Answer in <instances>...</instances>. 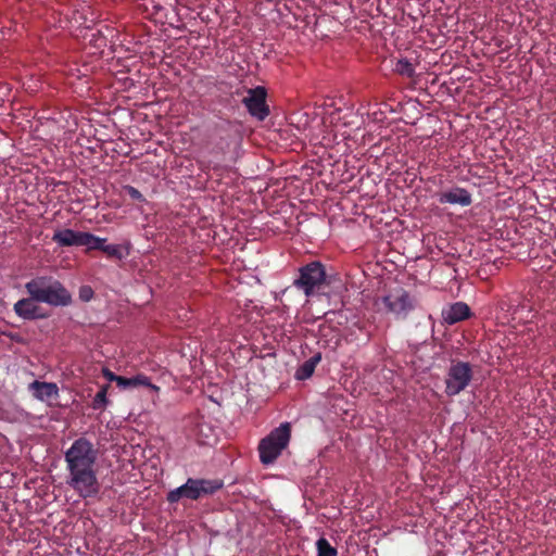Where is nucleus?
<instances>
[{
  "label": "nucleus",
  "mask_w": 556,
  "mask_h": 556,
  "mask_svg": "<svg viewBox=\"0 0 556 556\" xmlns=\"http://www.w3.org/2000/svg\"><path fill=\"white\" fill-rule=\"evenodd\" d=\"M98 450L85 437L76 439L64 453L66 483L81 497L98 496L101 485L97 477Z\"/></svg>",
  "instance_id": "nucleus-1"
},
{
  "label": "nucleus",
  "mask_w": 556,
  "mask_h": 556,
  "mask_svg": "<svg viewBox=\"0 0 556 556\" xmlns=\"http://www.w3.org/2000/svg\"><path fill=\"white\" fill-rule=\"evenodd\" d=\"M26 291L37 302L51 306H67L72 303V295L67 289L51 277H37L25 285Z\"/></svg>",
  "instance_id": "nucleus-2"
},
{
  "label": "nucleus",
  "mask_w": 556,
  "mask_h": 556,
  "mask_svg": "<svg viewBox=\"0 0 556 556\" xmlns=\"http://www.w3.org/2000/svg\"><path fill=\"white\" fill-rule=\"evenodd\" d=\"M223 486L224 483L219 479L188 478L182 485L169 491L166 500L170 504L177 503L181 498L198 501L203 496L213 495Z\"/></svg>",
  "instance_id": "nucleus-3"
},
{
  "label": "nucleus",
  "mask_w": 556,
  "mask_h": 556,
  "mask_svg": "<svg viewBox=\"0 0 556 556\" xmlns=\"http://www.w3.org/2000/svg\"><path fill=\"white\" fill-rule=\"evenodd\" d=\"M291 438V425L283 422L263 438L258 444L260 460L263 465L273 464L288 446Z\"/></svg>",
  "instance_id": "nucleus-4"
},
{
  "label": "nucleus",
  "mask_w": 556,
  "mask_h": 556,
  "mask_svg": "<svg viewBox=\"0 0 556 556\" xmlns=\"http://www.w3.org/2000/svg\"><path fill=\"white\" fill-rule=\"evenodd\" d=\"M325 280V266L318 261H313L299 268V276L294 279L293 286L302 290L309 298L320 289Z\"/></svg>",
  "instance_id": "nucleus-5"
},
{
  "label": "nucleus",
  "mask_w": 556,
  "mask_h": 556,
  "mask_svg": "<svg viewBox=\"0 0 556 556\" xmlns=\"http://www.w3.org/2000/svg\"><path fill=\"white\" fill-rule=\"evenodd\" d=\"M473 378L472 366L468 362L452 361L445 376V393L455 396L463 392Z\"/></svg>",
  "instance_id": "nucleus-6"
},
{
  "label": "nucleus",
  "mask_w": 556,
  "mask_h": 556,
  "mask_svg": "<svg viewBox=\"0 0 556 556\" xmlns=\"http://www.w3.org/2000/svg\"><path fill=\"white\" fill-rule=\"evenodd\" d=\"M381 301L387 311L400 319H405L416 307V300L403 288L390 291Z\"/></svg>",
  "instance_id": "nucleus-7"
},
{
  "label": "nucleus",
  "mask_w": 556,
  "mask_h": 556,
  "mask_svg": "<svg viewBox=\"0 0 556 556\" xmlns=\"http://www.w3.org/2000/svg\"><path fill=\"white\" fill-rule=\"evenodd\" d=\"M267 92L262 86L248 90V96L243 98L242 103L248 112L258 121H264L269 115V108L266 103Z\"/></svg>",
  "instance_id": "nucleus-8"
},
{
  "label": "nucleus",
  "mask_w": 556,
  "mask_h": 556,
  "mask_svg": "<svg viewBox=\"0 0 556 556\" xmlns=\"http://www.w3.org/2000/svg\"><path fill=\"white\" fill-rule=\"evenodd\" d=\"M37 300L29 298L21 299L14 304L15 314L27 320L34 319H42L47 317V314L43 313L42 308L36 304Z\"/></svg>",
  "instance_id": "nucleus-9"
},
{
  "label": "nucleus",
  "mask_w": 556,
  "mask_h": 556,
  "mask_svg": "<svg viewBox=\"0 0 556 556\" xmlns=\"http://www.w3.org/2000/svg\"><path fill=\"white\" fill-rule=\"evenodd\" d=\"M438 201L441 204H453L460 206H469L472 203V198L469 191L465 188L454 187L450 190L442 191L438 194Z\"/></svg>",
  "instance_id": "nucleus-10"
},
{
  "label": "nucleus",
  "mask_w": 556,
  "mask_h": 556,
  "mask_svg": "<svg viewBox=\"0 0 556 556\" xmlns=\"http://www.w3.org/2000/svg\"><path fill=\"white\" fill-rule=\"evenodd\" d=\"M28 389L33 392L34 397L41 402H50L59 397V388L54 382L33 381Z\"/></svg>",
  "instance_id": "nucleus-11"
},
{
  "label": "nucleus",
  "mask_w": 556,
  "mask_h": 556,
  "mask_svg": "<svg viewBox=\"0 0 556 556\" xmlns=\"http://www.w3.org/2000/svg\"><path fill=\"white\" fill-rule=\"evenodd\" d=\"M84 235V231H75L70 228L60 229L53 233L52 241L59 247H81Z\"/></svg>",
  "instance_id": "nucleus-12"
},
{
  "label": "nucleus",
  "mask_w": 556,
  "mask_h": 556,
  "mask_svg": "<svg viewBox=\"0 0 556 556\" xmlns=\"http://www.w3.org/2000/svg\"><path fill=\"white\" fill-rule=\"evenodd\" d=\"M470 316V308L464 302H456L442 311L444 323L454 325Z\"/></svg>",
  "instance_id": "nucleus-13"
},
{
  "label": "nucleus",
  "mask_w": 556,
  "mask_h": 556,
  "mask_svg": "<svg viewBox=\"0 0 556 556\" xmlns=\"http://www.w3.org/2000/svg\"><path fill=\"white\" fill-rule=\"evenodd\" d=\"M321 361V354L317 353L314 356L306 359L295 371V378L298 380L308 379L315 371L316 366Z\"/></svg>",
  "instance_id": "nucleus-14"
},
{
  "label": "nucleus",
  "mask_w": 556,
  "mask_h": 556,
  "mask_svg": "<svg viewBox=\"0 0 556 556\" xmlns=\"http://www.w3.org/2000/svg\"><path fill=\"white\" fill-rule=\"evenodd\" d=\"M139 386L151 387L150 379L144 375H137L131 378L121 377V379H118L117 387L121 389H130Z\"/></svg>",
  "instance_id": "nucleus-15"
},
{
  "label": "nucleus",
  "mask_w": 556,
  "mask_h": 556,
  "mask_svg": "<svg viewBox=\"0 0 556 556\" xmlns=\"http://www.w3.org/2000/svg\"><path fill=\"white\" fill-rule=\"evenodd\" d=\"M106 242V239L97 237L90 232H85L84 241L81 247H86L88 250H100L103 247V243Z\"/></svg>",
  "instance_id": "nucleus-16"
},
{
  "label": "nucleus",
  "mask_w": 556,
  "mask_h": 556,
  "mask_svg": "<svg viewBox=\"0 0 556 556\" xmlns=\"http://www.w3.org/2000/svg\"><path fill=\"white\" fill-rule=\"evenodd\" d=\"M317 556H337L338 551L327 539L320 538L316 542Z\"/></svg>",
  "instance_id": "nucleus-17"
},
{
  "label": "nucleus",
  "mask_w": 556,
  "mask_h": 556,
  "mask_svg": "<svg viewBox=\"0 0 556 556\" xmlns=\"http://www.w3.org/2000/svg\"><path fill=\"white\" fill-rule=\"evenodd\" d=\"M394 72L402 76L408 77V78H412L415 76V67L406 59H402L396 62Z\"/></svg>",
  "instance_id": "nucleus-18"
},
{
  "label": "nucleus",
  "mask_w": 556,
  "mask_h": 556,
  "mask_svg": "<svg viewBox=\"0 0 556 556\" xmlns=\"http://www.w3.org/2000/svg\"><path fill=\"white\" fill-rule=\"evenodd\" d=\"M109 388H110V386L105 384V386L101 387L99 392L96 394V396L93 397L92 403H91V407L93 409H99V410L104 409V407L108 404L106 393H108Z\"/></svg>",
  "instance_id": "nucleus-19"
},
{
  "label": "nucleus",
  "mask_w": 556,
  "mask_h": 556,
  "mask_svg": "<svg viewBox=\"0 0 556 556\" xmlns=\"http://www.w3.org/2000/svg\"><path fill=\"white\" fill-rule=\"evenodd\" d=\"M101 251L104 252L110 257H115V258H118V260L123 258L122 249L117 244H105V243H103V247H102Z\"/></svg>",
  "instance_id": "nucleus-20"
},
{
  "label": "nucleus",
  "mask_w": 556,
  "mask_h": 556,
  "mask_svg": "<svg viewBox=\"0 0 556 556\" xmlns=\"http://www.w3.org/2000/svg\"><path fill=\"white\" fill-rule=\"evenodd\" d=\"M124 190L132 200L139 201V202L146 201L144 197L137 188L127 185L124 187Z\"/></svg>",
  "instance_id": "nucleus-21"
},
{
  "label": "nucleus",
  "mask_w": 556,
  "mask_h": 556,
  "mask_svg": "<svg viewBox=\"0 0 556 556\" xmlns=\"http://www.w3.org/2000/svg\"><path fill=\"white\" fill-rule=\"evenodd\" d=\"M93 296V290L89 286H83L79 289V299L84 302H88Z\"/></svg>",
  "instance_id": "nucleus-22"
},
{
  "label": "nucleus",
  "mask_w": 556,
  "mask_h": 556,
  "mask_svg": "<svg viewBox=\"0 0 556 556\" xmlns=\"http://www.w3.org/2000/svg\"><path fill=\"white\" fill-rule=\"evenodd\" d=\"M103 376L111 382H116L118 386V379H121L122 376H117L114 372H112L110 369L104 368L103 369Z\"/></svg>",
  "instance_id": "nucleus-23"
},
{
  "label": "nucleus",
  "mask_w": 556,
  "mask_h": 556,
  "mask_svg": "<svg viewBox=\"0 0 556 556\" xmlns=\"http://www.w3.org/2000/svg\"><path fill=\"white\" fill-rule=\"evenodd\" d=\"M202 444H210V442L207 440H201L200 441Z\"/></svg>",
  "instance_id": "nucleus-24"
}]
</instances>
